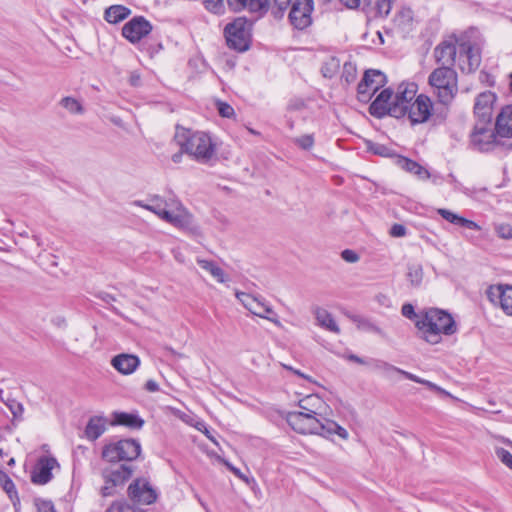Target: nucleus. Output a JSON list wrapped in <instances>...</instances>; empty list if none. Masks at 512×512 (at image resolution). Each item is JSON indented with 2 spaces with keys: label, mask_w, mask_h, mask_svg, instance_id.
I'll return each instance as SVG.
<instances>
[{
  "label": "nucleus",
  "mask_w": 512,
  "mask_h": 512,
  "mask_svg": "<svg viewBox=\"0 0 512 512\" xmlns=\"http://www.w3.org/2000/svg\"><path fill=\"white\" fill-rule=\"evenodd\" d=\"M145 389L148 392L154 393L159 391V385L155 380L150 379L145 383Z\"/></svg>",
  "instance_id": "obj_51"
},
{
  "label": "nucleus",
  "mask_w": 512,
  "mask_h": 512,
  "mask_svg": "<svg viewBox=\"0 0 512 512\" xmlns=\"http://www.w3.org/2000/svg\"><path fill=\"white\" fill-rule=\"evenodd\" d=\"M134 205L142 207L156 214L160 219L185 232L197 233V226L191 213L182 205L175 195L168 198L155 195L150 198L149 203L141 200L134 202Z\"/></svg>",
  "instance_id": "obj_1"
},
{
  "label": "nucleus",
  "mask_w": 512,
  "mask_h": 512,
  "mask_svg": "<svg viewBox=\"0 0 512 512\" xmlns=\"http://www.w3.org/2000/svg\"><path fill=\"white\" fill-rule=\"evenodd\" d=\"M428 84L438 102L445 106L441 111L440 118L447 117V107L453 102L458 93V77L456 71L449 66H440L433 70L428 78Z\"/></svg>",
  "instance_id": "obj_5"
},
{
  "label": "nucleus",
  "mask_w": 512,
  "mask_h": 512,
  "mask_svg": "<svg viewBox=\"0 0 512 512\" xmlns=\"http://www.w3.org/2000/svg\"><path fill=\"white\" fill-rule=\"evenodd\" d=\"M407 110L406 116L413 125L425 123L431 117H439L438 114L433 113V102L424 94L418 95Z\"/></svg>",
  "instance_id": "obj_15"
},
{
  "label": "nucleus",
  "mask_w": 512,
  "mask_h": 512,
  "mask_svg": "<svg viewBox=\"0 0 512 512\" xmlns=\"http://www.w3.org/2000/svg\"><path fill=\"white\" fill-rule=\"evenodd\" d=\"M225 465L227 466V468L235 475L237 476L238 478L240 479H245L244 475L241 473V471L234 467L231 463L227 462V461H224Z\"/></svg>",
  "instance_id": "obj_54"
},
{
  "label": "nucleus",
  "mask_w": 512,
  "mask_h": 512,
  "mask_svg": "<svg viewBox=\"0 0 512 512\" xmlns=\"http://www.w3.org/2000/svg\"><path fill=\"white\" fill-rule=\"evenodd\" d=\"M495 101L496 95L491 91H484L477 96L474 104L476 123L491 124Z\"/></svg>",
  "instance_id": "obj_21"
},
{
  "label": "nucleus",
  "mask_w": 512,
  "mask_h": 512,
  "mask_svg": "<svg viewBox=\"0 0 512 512\" xmlns=\"http://www.w3.org/2000/svg\"><path fill=\"white\" fill-rule=\"evenodd\" d=\"M107 303H109L110 301H114L115 298L109 294H107L104 298H103Z\"/></svg>",
  "instance_id": "obj_56"
},
{
  "label": "nucleus",
  "mask_w": 512,
  "mask_h": 512,
  "mask_svg": "<svg viewBox=\"0 0 512 512\" xmlns=\"http://www.w3.org/2000/svg\"><path fill=\"white\" fill-rule=\"evenodd\" d=\"M356 78H357L356 65L351 62H346L343 65L341 79L343 81H345L347 84H351L356 80Z\"/></svg>",
  "instance_id": "obj_39"
},
{
  "label": "nucleus",
  "mask_w": 512,
  "mask_h": 512,
  "mask_svg": "<svg viewBox=\"0 0 512 512\" xmlns=\"http://www.w3.org/2000/svg\"><path fill=\"white\" fill-rule=\"evenodd\" d=\"M129 83L134 87L139 86L141 84L140 74L136 71L132 72L129 76Z\"/></svg>",
  "instance_id": "obj_50"
},
{
  "label": "nucleus",
  "mask_w": 512,
  "mask_h": 512,
  "mask_svg": "<svg viewBox=\"0 0 512 512\" xmlns=\"http://www.w3.org/2000/svg\"><path fill=\"white\" fill-rule=\"evenodd\" d=\"M423 338L431 344L441 341V334L452 335L456 333L457 326L452 316L444 310L430 308L422 313L415 323Z\"/></svg>",
  "instance_id": "obj_3"
},
{
  "label": "nucleus",
  "mask_w": 512,
  "mask_h": 512,
  "mask_svg": "<svg viewBox=\"0 0 512 512\" xmlns=\"http://www.w3.org/2000/svg\"><path fill=\"white\" fill-rule=\"evenodd\" d=\"M487 298L495 305H499L502 311L512 316V285L496 284L487 289Z\"/></svg>",
  "instance_id": "obj_18"
},
{
  "label": "nucleus",
  "mask_w": 512,
  "mask_h": 512,
  "mask_svg": "<svg viewBox=\"0 0 512 512\" xmlns=\"http://www.w3.org/2000/svg\"><path fill=\"white\" fill-rule=\"evenodd\" d=\"M372 362H373L374 369L377 371H380L387 378L392 379L394 374H400V375L404 376L406 379H409L413 382L425 385L426 387H428L429 389H431L437 393H440V394H443L446 396H451L449 392H447L440 386L436 385L435 383H433L429 380H426V379H422V378L418 377L417 375H414L408 371L402 370L386 361L373 360Z\"/></svg>",
  "instance_id": "obj_11"
},
{
  "label": "nucleus",
  "mask_w": 512,
  "mask_h": 512,
  "mask_svg": "<svg viewBox=\"0 0 512 512\" xmlns=\"http://www.w3.org/2000/svg\"><path fill=\"white\" fill-rule=\"evenodd\" d=\"M298 407L300 408V412H306L318 417H323L325 403L320 396L310 394L299 400Z\"/></svg>",
  "instance_id": "obj_27"
},
{
  "label": "nucleus",
  "mask_w": 512,
  "mask_h": 512,
  "mask_svg": "<svg viewBox=\"0 0 512 512\" xmlns=\"http://www.w3.org/2000/svg\"><path fill=\"white\" fill-rule=\"evenodd\" d=\"M131 13V10L123 5H112L104 12V19L111 23L117 24L126 19Z\"/></svg>",
  "instance_id": "obj_33"
},
{
  "label": "nucleus",
  "mask_w": 512,
  "mask_h": 512,
  "mask_svg": "<svg viewBox=\"0 0 512 512\" xmlns=\"http://www.w3.org/2000/svg\"><path fill=\"white\" fill-rule=\"evenodd\" d=\"M295 143L302 149H310L314 145V138L312 135L307 134L295 139Z\"/></svg>",
  "instance_id": "obj_44"
},
{
  "label": "nucleus",
  "mask_w": 512,
  "mask_h": 512,
  "mask_svg": "<svg viewBox=\"0 0 512 512\" xmlns=\"http://www.w3.org/2000/svg\"><path fill=\"white\" fill-rule=\"evenodd\" d=\"M287 423L300 434H317L329 438L338 435L341 439L347 440V430L333 420L325 417H318L313 414L300 411H291L286 415Z\"/></svg>",
  "instance_id": "obj_2"
},
{
  "label": "nucleus",
  "mask_w": 512,
  "mask_h": 512,
  "mask_svg": "<svg viewBox=\"0 0 512 512\" xmlns=\"http://www.w3.org/2000/svg\"><path fill=\"white\" fill-rule=\"evenodd\" d=\"M4 455H6V453L4 452L3 448H0V457H3Z\"/></svg>",
  "instance_id": "obj_61"
},
{
  "label": "nucleus",
  "mask_w": 512,
  "mask_h": 512,
  "mask_svg": "<svg viewBox=\"0 0 512 512\" xmlns=\"http://www.w3.org/2000/svg\"><path fill=\"white\" fill-rule=\"evenodd\" d=\"M396 0H363V3L371 7L375 16L385 18L390 14L392 5Z\"/></svg>",
  "instance_id": "obj_35"
},
{
  "label": "nucleus",
  "mask_w": 512,
  "mask_h": 512,
  "mask_svg": "<svg viewBox=\"0 0 512 512\" xmlns=\"http://www.w3.org/2000/svg\"><path fill=\"white\" fill-rule=\"evenodd\" d=\"M0 400L6 402L3 398V390L0 389Z\"/></svg>",
  "instance_id": "obj_60"
},
{
  "label": "nucleus",
  "mask_w": 512,
  "mask_h": 512,
  "mask_svg": "<svg viewBox=\"0 0 512 512\" xmlns=\"http://www.w3.org/2000/svg\"><path fill=\"white\" fill-rule=\"evenodd\" d=\"M393 91L390 88L382 90L370 104L369 112L372 116L382 118L392 116Z\"/></svg>",
  "instance_id": "obj_23"
},
{
  "label": "nucleus",
  "mask_w": 512,
  "mask_h": 512,
  "mask_svg": "<svg viewBox=\"0 0 512 512\" xmlns=\"http://www.w3.org/2000/svg\"><path fill=\"white\" fill-rule=\"evenodd\" d=\"M131 466L122 464L116 467L105 468L102 472L105 485L101 489L104 497L111 496L114 488L123 485L132 476Z\"/></svg>",
  "instance_id": "obj_12"
},
{
  "label": "nucleus",
  "mask_w": 512,
  "mask_h": 512,
  "mask_svg": "<svg viewBox=\"0 0 512 512\" xmlns=\"http://www.w3.org/2000/svg\"><path fill=\"white\" fill-rule=\"evenodd\" d=\"M174 138L181 151L192 156L198 162H207L215 154V146L211 137L205 132L177 126Z\"/></svg>",
  "instance_id": "obj_4"
},
{
  "label": "nucleus",
  "mask_w": 512,
  "mask_h": 512,
  "mask_svg": "<svg viewBox=\"0 0 512 512\" xmlns=\"http://www.w3.org/2000/svg\"><path fill=\"white\" fill-rule=\"evenodd\" d=\"M34 505L37 512H56L54 504L50 500L35 498Z\"/></svg>",
  "instance_id": "obj_40"
},
{
  "label": "nucleus",
  "mask_w": 512,
  "mask_h": 512,
  "mask_svg": "<svg viewBox=\"0 0 512 512\" xmlns=\"http://www.w3.org/2000/svg\"><path fill=\"white\" fill-rule=\"evenodd\" d=\"M219 114L224 118H231L234 115V109L231 105L225 102H217Z\"/></svg>",
  "instance_id": "obj_45"
},
{
  "label": "nucleus",
  "mask_w": 512,
  "mask_h": 512,
  "mask_svg": "<svg viewBox=\"0 0 512 512\" xmlns=\"http://www.w3.org/2000/svg\"><path fill=\"white\" fill-rule=\"evenodd\" d=\"M407 233V229L402 224H394L390 229V234L393 237H404Z\"/></svg>",
  "instance_id": "obj_49"
},
{
  "label": "nucleus",
  "mask_w": 512,
  "mask_h": 512,
  "mask_svg": "<svg viewBox=\"0 0 512 512\" xmlns=\"http://www.w3.org/2000/svg\"><path fill=\"white\" fill-rule=\"evenodd\" d=\"M397 19H412V11L410 9H402L398 13Z\"/></svg>",
  "instance_id": "obj_55"
},
{
  "label": "nucleus",
  "mask_w": 512,
  "mask_h": 512,
  "mask_svg": "<svg viewBox=\"0 0 512 512\" xmlns=\"http://www.w3.org/2000/svg\"><path fill=\"white\" fill-rule=\"evenodd\" d=\"M495 454L506 467L512 470V454L508 450L496 448Z\"/></svg>",
  "instance_id": "obj_42"
},
{
  "label": "nucleus",
  "mask_w": 512,
  "mask_h": 512,
  "mask_svg": "<svg viewBox=\"0 0 512 512\" xmlns=\"http://www.w3.org/2000/svg\"><path fill=\"white\" fill-rule=\"evenodd\" d=\"M292 0H205V8L214 13L221 14L224 12V4L227 2L232 10H240L248 7L251 11L266 12L269 9L276 18L283 17L288 5Z\"/></svg>",
  "instance_id": "obj_6"
},
{
  "label": "nucleus",
  "mask_w": 512,
  "mask_h": 512,
  "mask_svg": "<svg viewBox=\"0 0 512 512\" xmlns=\"http://www.w3.org/2000/svg\"><path fill=\"white\" fill-rule=\"evenodd\" d=\"M196 262L203 270L208 272L219 283H224L227 281L224 270L221 267H219L214 261L197 258Z\"/></svg>",
  "instance_id": "obj_34"
},
{
  "label": "nucleus",
  "mask_w": 512,
  "mask_h": 512,
  "mask_svg": "<svg viewBox=\"0 0 512 512\" xmlns=\"http://www.w3.org/2000/svg\"><path fill=\"white\" fill-rule=\"evenodd\" d=\"M296 374L303 376L299 371H295Z\"/></svg>",
  "instance_id": "obj_63"
},
{
  "label": "nucleus",
  "mask_w": 512,
  "mask_h": 512,
  "mask_svg": "<svg viewBox=\"0 0 512 512\" xmlns=\"http://www.w3.org/2000/svg\"><path fill=\"white\" fill-rule=\"evenodd\" d=\"M493 130L499 137H512V106H506L502 109L496 118L495 128Z\"/></svg>",
  "instance_id": "obj_26"
},
{
  "label": "nucleus",
  "mask_w": 512,
  "mask_h": 512,
  "mask_svg": "<svg viewBox=\"0 0 512 512\" xmlns=\"http://www.w3.org/2000/svg\"><path fill=\"white\" fill-rule=\"evenodd\" d=\"M59 105L72 115H82L85 112L82 103L72 96L63 97Z\"/></svg>",
  "instance_id": "obj_36"
},
{
  "label": "nucleus",
  "mask_w": 512,
  "mask_h": 512,
  "mask_svg": "<svg viewBox=\"0 0 512 512\" xmlns=\"http://www.w3.org/2000/svg\"><path fill=\"white\" fill-rule=\"evenodd\" d=\"M417 86L415 83H401L394 95L392 102V117L402 118L406 116L407 109L415 100Z\"/></svg>",
  "instance_id": "obj_14"
},
{
  "label": "nucleus",
  "mask_w": 512,
  "mask_h": 512,
  "mask_svg": "<svg viewBox=\"0 0 512 512\" xmlns=\"http://www.w3.org/2000/svg\"><path fill=\"white\" fill-rule=\"evenodd\" d=\"M345 358H346L347 360L351 361V362H355V363L360 364V365H365V364H367V362H366L363 358H361V357H359V356H357V355H355V354H352V353L347 354V355L345 356Z\"/></svg>",
  "instance_id": "obj_53"
},
{
  "label": "nucleus",
  "mask_w": 512,
  "mask_h": 512,
  "mask_svg": "<svg viewBox=\"0 0 512 512\" xmlns=\"http://www.w3.org/2000/svg\"><path fill=\"white\" fill-rule=\"evenodd\" d=\"M386 82V75L379 71L370 69L365 71L361 82L357 86L358 100L368 102L371 95L378 91Z\"/></svg>",
  "instance_id": "obj_13"
},
{
  "label": "nucleus",
  "mask_w": 512,
  "mask_h": 512,
  "mask_svg": "<svg viewBox=\"0 0 512 512\" xmlns=\"http://www.w3.org/2000/svg\"><path fill=\"white\" fill-rule=\"evenodd\" d=\"M141 453V445L135 439H123L107 444L102 450V458L108 462L132 461Z\"/></svg>",
  "instance_id": "obj_8"
},
{
  "label": "nucleus",
  "mask_w": 512,
  "mask_h": 512,
  "mask_svg": "<svg viewBox=\"0 0 512 512\" xmlns=\"http://www.w3.org/2000/svg\"><path fill=\"white\" fill-rule=\"evenodd\" d=\"M438 214L441 215L446 221L460 227H465L471 230H480L481 227L474 221L466 219L448 209H438Z\"/></svg>",
  "instance_id": "obj_29"
},
{
  "label": "nucleus",
  "mask_w": 512,
  "mask_h": 512,
  "mask_svg": "<svg viewBox=\"0 0 512 512\" xmlns=\"http://www.w3.org/2000/svg\"><path fill=\"white\" fill-rule=\"evenodd\" d=\"M128 496L134 503L149 505L156 501L157 492L146 479L138 478L129 485Z\"/></svg>",
  "instance_id": "obj_17"
},
{
  "label": "nucleus",
  "mask_w": 512,
  "mask_h": 512,
  "mask_svg": "<svg viewBox=\"0 0 512 512\" xmlns=\"http://www.w3.org/2000/svg\"><path fill=\"white\" fill-rule=\"evenodd\" d=\"M317 324L335 334H340V328L334 320L332 314L324 308L317 307L314 311Z\"/></svg>",
  "instance_id": "obj_31"
},
{
  "label": "nucleus",
  "mask_w": 512,
  "mask_h": 512,
  "mask_svg": "<svg viewBox=\"0 0 512 512\" xmlns=\"http://www.w3.org/2000/svg\"><path fill=\"white\" fill-rule=\"evenodd\" d=\"M510 444H511V446H512V443H510Z\"/></svg>",
  "instance_id": "obj_64"
},
{
  "label": "nucleus",
  "mask_w": 512,
  "mask_h": 512,
  "mask_svg": "<svg viewBox=\"0 0 512 512\" xmlns=\"http://www.w3.org/2000/svg\"><path fill=\"white\" fill-rule=\"evenodd\" d=\"M288 20L297 30H305L312 25L314 0H292L288 5Z\"/></svg>",
  "instance_id": "obj_10"
},
{
  "label": "nucleus",
  "mask_w": 512,
  "mask_h": 512,
  "mask_svg": "<svg viewBox=\"0 0 512 512\" xmlns=\"http://www.w3.org/2000/svg\"><path fill=\"white\" fill-rule=\"evenodd\" d=\"M398 165L405 171L414 174L421 180H426L430 177L429 171L421 166L416 161L408 159L406 157H400L398 159Z\"/></svg>",
  "instance_id": "obj_32"
},
{
  "label": "nucleus",
  "mask_w": 512,
  "mask_h": 512,
  "mask_svg": "<svg viewBox=\"0 0 512 512\" xmlns=\"http://www.w3.org/2000/svg\"><path fill=\"white\" fill-rule=\"evenodd\" d=\"M111 425H121L138 430L143 427L144 420L136 413L114 412Z\"/></svg>",
  "instance_id": "obj_28"
},
{
  "label": "nucleus",
  "mask_w": 512,
  "mask_h": 512,
  "mask_svg": "<svg viewBox=\"0 0 512 512\" xmlns=\"http://www.w3.org/2000/svg\"><path fill=\"white\" fill-rule=\"evenodd\" d=\"M112 367L123 375L132 374L140 365V359L134 354L122 353L111 360Z\"/></svg>",
  "instance_id": "obj_24"
},
{
  "label": "nucleus",
  "mask_w": 512,
  "mask_h": 512,
  "mask_svg": "<svg viewBox=\"0 0 512 512\" xmlns=\"http://www.w3.org/2000/svg\"><path fill=\"white\" fill-rule=\"evenodd\" d=\"M107 420L102 416H93L89 419L86 428L85 435L89 440L98 439L106 430Z\"/></svg>",
  "instance_id": "obj_30"
},
{
  "label": "nucleus",
  "mask_w": 512,
  "mask_h": 512,
  "mask_svg": "<svg viewBox=\"0 0 512 512\" xmlns=\"http://www.w3.org/2000/svg\"><path fill=\"white\" fill-rule=\"evenodd\" d=\"M458 48L455 44L444 41L440 43L434 50V56L438 64L441 66L452 67L455 63Z\"/></svg>",
  "instance_id": "obj_25"
},
{
  "label": "nucleus",
  "mask_w": 512,
  "mask_h": 512,
  "mask_svg": "<svg viewBox=\"0 0 512 512\" xmlns=\"http://www.w3.org/2000/svg\"><path fill=\"white\" fill-rule=\"evenodd\" d=\"M0 483L2 484L3 489L9 495L11 500H13L14 497L16 498V501L13 502L14 506L16 507L19 503V499L17 497L15 484L13 483L12 479L3 471H0Z\"/></svg>",
  "instance_id": "obj_37"
},
{
  "label": "nucleus",
  "mask_w": 512,
  "mask_h": 512,
  "mask_svg": "<svg viewBox=\"0 0 512 512\" xmlns=\"http://www.w3.org/2000/svg\"><path fill=\"white\" fill-rule=\"evenodd\" d=\"M341 257L348 263H356L359 260L358 254L350 249H345L344 251H342Z\"/></svg>",
  "instance_id": "obj_48"
},
{
  "label": "nucleus",
  "mask_w": 512,
  "mask_h": 512,
  "mask_svg": "<svg viewBox=\"0 0 512 512\" xmlns=\"http://www.w3.org/2000/svg\"><path fill=\"white\" fill-rule=\"evenodd\" d=\"M407 278L413 286H419L423 279V269L419 264L408 267Z\"/></svg>",
  "instance_id": "obj_38"
},
{
  "label": "nucleus",
  "mask_w": 512,
  "mask_h": 512,
  "mask_svg": "<svg viewBox=\"0 0 512 512\" xmlns=\"http://www.w3.org/2000/svg\"><path fill=\"white\" fill-rule=\"evenodd\" d=\"M252 24L244 17H238L228 23L224 34L229 47L243 52L249 48Z\"/></svg>",
  "instance_id": "obj_7"
},
{
  "label": "nucleus",
  "mask_w": 512,
  "mask_h": 512,
  "mask_svg": "<svg viewBox=\"0 0 512 512\" xmlns=\"http://www.w3.org/2000/svg\"><path fill=\"white\" fill-rule=\"evenodd\" d=\"M340 2L349 9L358 8L361 0H340Z\"/></svg>",
  "instance_id": "obj_52"
},
{
  "label": "nucleus",
  "mask_w": 512,
  "mask_h": 512,
  "mask_svg": "<svg viewBox=\"0 0 512 512\" xmlns=\"http://www.w3.org/2000/svg\"><path fill=\"white\" fill-rule=\"evenodd\" d=\"M401 313L404 317L410 319V320H418L421 318L415 310L412 304L406 303L402 306Z\"/></svg>",
  "instance_id": "obj_46"
},
{
  "label": "nucleus",
  "mask_w": 512,
  "mask_h": 512,
  "mask_svg": "<svg viewBox=\"0 0 512 512\" xmlns=\"http://www.w3.org/2000/svg\"><path fill=\"white\" fill-rule=\"evenodd\" d=\"M458 57L460 62V69L463 72H474L480 66V53L469 42H462L458 45Z\"/></svg>",
  "instance_id": "obj_22"
},
{
  "label": "nucleus",
  "mask_w": 512,
  "mask_h": 512,
  "mask_svg": "<svg viewBox=\"0 0 512 512\" xmlns=\"http://www.w3.org/2000/svg\"><path fill=\"white\" fill-rule=\"evenodd\" d=\"M470 142L474 149L488 152L497 144V135L491 128V124L475 123L470 134Z\"/></svg>",
  "instance_id": "obj_16"
},
{
  "label": "nucleus",
  "mask_w": 512,
  "mask_h": 512,
  "mask_svg": "<svg viewBox=\"0 0 512 512\" xmlns=\"http://www.w3.org/2000/svg\"><path fill=\"white\" fill-rule=\"evenodd\" d=\"M180 158H181V154H175V155H173L172 160H173L175 163H177V162H179V161H180Z\"/></svg>",
  "instance_id": "obj_57"
},
{
  "label": "nucleus",
  "mask_w": 512,
  "mask_h": 512,
  "mask_svg": "<svg viewBox=\"0 0 512 512\" xmlns=\"http://www.w3.org/2000/svg\"><path fill=\"white\" fill-rule=\"evenodd\" d=\"M56 458L52 456H41L31 473V481L37 485H45L53 478L52 470L58 467Z\"/></svg>",
  "instance_id": "obj_20"
},
{
  "label": "nucleus",
  "mask_w": 512,
  "mask_h": 512,
  "mask_svg": "<svg viewBox=\"0 0 512 512\" xmlns=\"http://www.w3.org/2000/svg\"><path fill=\"white\" fill-rule=\"evenodd\" d=\"M510 89L512 91V73L510 74Z\"/></svg>",
  "instance_id": "obj_62"
},
{
  "label": "nucleus",
  "mask_w": 512,
  "mask_h": 512,
  "mask_svg": "<svg viewBox=\"0 0 512 512\" xmlns=\"http://www.w3.org/2000/svg\"><path fill=\"white\" fill-rule=\"evenodd\" d=\"M14 464H15V460H14V458H11V459L8 461V465H9V466H12V465H14Z\"/></svg>",
  "instance_id": "obj_59"
},
{
  "label": "nucleus",
  "mask_w": 512,
  "mask_h": 512,
  "mask_svg": "<svg viewBox=\"0 0 512 512\" xmlns=\"http://www.w3.org/2000/svg\"><path fill=\"white\" fill-rule=\"evenodd\" d=\"M152 31L151 23L143 16L132 18L122 28V35L131 43H137Z\"/></svg>",
  "instance_id": "obj_19"
},
{
  "label": "nucleus",
  "mask_w": 512,
  "mask_h": 512,
  "mask_svg": "<svg viewBox=\"0 0 512 512\" xmlns=\"http://www.w3.org/2000/svg\"><path fill=\"white\" fill-rule=\"evenodd\" d=\"M495 232L498 237L510 240L512 239V226L506 223H499L495 225Z\"/></svg>",
  "instance_id": "obj_41"
},
{
  "label": "nucleus",
  "mask_w": 512,
  "mask_h": 512,
  "mask_svg": "<svg viewBox=\"0 0 512 512\" xmlns=\"http://www.w3.org/2000/svg\"><path fill=\"white\" fill-rule=\"evenodd\" d=\"M369 150L376 155L380 156H389V148L382 144H371L369 146Z\"/></svg>",
  "instance_id": "obj_47"
},
{
  "label": "nucleus",
  "mask_w": 512,
  "mask_h": 512,
  "mask_svg": "<svg viewBox=\"0 0 512 512\" xmlns=\"http://www.w3.org/2000/svg\"><path fill=\"white\" fill-rule=\"evenodd\" d=\"M5 404L7 405V407L9 408V410L11 411L15 418H19L22 416L24 408L21 403L13 399H7Z\"/></svg>",
  "instance_id": "obj_43"
},
{
  "label": "nucleus",
  "mask_w": 512,
  "mask_h": 512,
  "mask_svg": "<svg viewBox=\"0 0 512 512\" xmlns=\"http://www.w3.org/2000/svg\"><path fill=\"white\" fill-rule=\"evenodd\" d=\"M248 131L249 133L253 134V135H259V132L255 131L254 129L252 128H248Z\"/></svg>",
  "instance_id": "obj_58"
},
{
  "label": "nucleus",
  "mask_w": 512,
  "mask_h": 512,
  "mask_svg": "<svg viewBox=\"0 0 512 512\" xmlns=\"http://www.w3.org/2000/svg\"><path fill=\"white\" fill-rule=\"evenodd\" d=\"M235 295L242 305L253 315L266 319L278 327H282L278 315L263 297L238 291Z\"/></svg>",
  "instance_id": "obj_9"
}]
</instances>
